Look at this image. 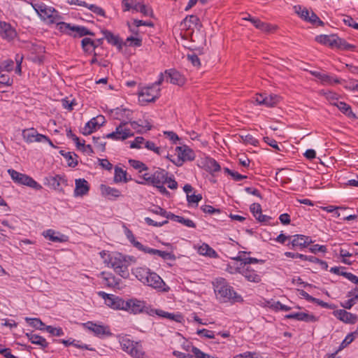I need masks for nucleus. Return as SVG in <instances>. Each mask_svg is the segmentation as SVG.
<instances>
[{
    "label": "nucleus",
    "instance_id": "6e6d98bb",
    "mask_svg": "<svg viewBox=\"0 0 358 358\" xmlns=\"http://www.w3.org/2000/svg\"><path fill=\"white\" fill-rule=\"evenodd\" d=\"M144 148L148 150L153 151L156 155H160L161 148L158 147L154 142L150 141H145L144 144Z\"/></svg>",
    "mask_w": 358,
    "mask_h": 358
},
{
    "label": "nucleus",
    "instance_id": "052dcab7",
    "mask_svg": "<svg viewBox=\"0 0 358 358\" xmlns=\"http://www.w3.org/2000/svg\"><path fill=\"white\" fill-rule=\"evenodd\" d=\"M306 22H308L313 24H317L322 26L324 22L317 17V15L313 12L310 11L309 17Z\"/></svg>",
    "mask_w": 358,
    "mask_h": 358
},
{
    "label": "nucleus",
    "instance_id": "13d9d810",
    "mask_svg": "<svg viewBox=\"0 0 358 358\" xmlns=\"http://www.w3.org/2000/svg\"><path fill=\"white\" fill-rule=\"evenodd\" d=\"M183 21L185 24L190 27L192 24L196 26L199 22V19L196 15H190L186 16Z\"/></svg>",
    "mask_w": 358,
    "mask_h": 358
},
{
    "label": "nucleus",
    "instance_id": "f3484780",
    "mask_svg": "<svg viewBox=\"0 0 358 358\" xmlns=\"http://www.w3.org/2000/svg\"><path fill=\"white\" fill-rule=\"evenodd\" d=\"M16 29L8 22L0 21V36L3 40L12 41L17 37Z\"/></svg>",
    "mask_w": 358,
    "mask_h": 358
},
{
    "label": "nucleus",
    "instance_id": "8fccbe9b",
    "mask_svg": "<svg viewBox=\"0 0 358 358\" xmlns=\"http://www.w3.org/2000/svg\"><path fill=\"white\" fill-rule=\"evenodd\" d=\"M145 142V140L143 137L137 136L134 139V141H130V148L136 149L144 148Z\"/></svg>",
    "mask_w": 358,
    "mask_h": 358
},
{
    "label": "nucleus",
    "instance_id": "7c9ffc66",
    "mask_svg": "<svg viewBox=\"0 0 358 358\" xmlns=\"http://www.w3.org/2000/svg\"><path fill=\"white\" fill-rule=\"evenodd\" d=\"M81 47L83 52L86 55H90L94 53L96 48L98 47V44L93 39L85 37L81 41Z\"/></svg>",
    "mask_w": 358,
    "mask_h": 358
},
{
    "label": "nucleus",
    "instance_id": "680f3d73",
    "mask_svg": "<svg viewBox=\"0 0 358 358\" xmlns=\"http://www.w3.org/2000/svg\"><path fill=\"white\" fill-rule=\"evenodd\" d=\"M148 211L162 217L166 215V210L159 206H153L152 208H149Z\"/></svg>",
    "mask_w": 358,
    "mask_h": 358
},
{
    "label": "nucleus",
    "instance_id": "a211bd4d",
    "mask_svg": "<svg viewBox=\"0 0 358 358\" xmlns=\"http://www.w3.org/2000/svg\"><path fill=\"white\" fill-rule=\"evenodd\" d=\"M312 243L313 241L310 236L302 234L291 236L290 244L292 245V248L294 250H302L307 248Z\"/></svg>",
    "mask_w": 358,
    "mask_h": 358
},
{
    "label": "nucleus",
    "instance_id": "39448f33",
    "mask_svg": "<svg viewBox=\"0 0 358 358\" xmlns=\"http://www.w3.org/2000/svg\"><path fill=\"white\" fill-rule=\"evenodd\" d=\"M129 260H134L133 257H127L120 252L113 254L109 266L115 271L118 275L123 278H128L129 276V272L128 267L129 266Z\"/></svg>",
    "mask_w": 358,
    "mask_h": 358
},
{
    "label": "nucleus",
    "instance_id": "4468645a",
    "mask_svg": "<svg viewBox=\"0 0 358 358\" xmlns=\"http://www.w3.org/2000/svg\"><path fill=\"white\" fill-rule=\"evenodd\" d=\"M147 280L148 282H144V285H147L158 291L168 292L169 290V287L166 286L162 278L154 271H150Z\"/></svg>",
    "mask_w": 358,
    "mask_h": 358
},
{
    "label": "nucleus",
    "instance_id": "c9c22d12",
    "mask_svg": "<svg viewBox=\"0 0 358 358\" xmlns=\"http://www.w3.org/2000/svg\"><path fill=\"white\" fill-rule=\"evenodd\" d=\"M179 145L175 149L176 155L177 157H191L193 153L192 149L188 145L182 144L180 142Z\"/></svg>",
    "mask_w": 358,
    "mask_h": 358
},
{
    "label": "nucleus",
    "instance_id": "393cba45",
    "mask_svg": "<svg viewBox=\"0 0 358 358\" xmlns=\"http://www.w3.org/2000/svg\"><path fill=\"white\" fill-rule=\"evenodd\" d=\"M286 319H293L298 321H303L306 322H316L318 321V317L313 314H308L303 312H298L287 314L285 316Z\"/></svg>",
    "mask_w": 358,
    "mask_h": 358
},
{
    "label": "nucleus",
    "instance_id": "b1692460",
    "mask_svg": "<svg viewBox=\"0 0 358 358\" xmlns=\"http://www.w3.org/2000/svg\"><path fill=\"white\" fill-rule=\"evenodd\" d=\"M166 80L173 85H182L185 83L184 76L175 69L165 71Z\"/></svg>",
    "mask_w": 358,
    "mask_h": 358
},
{
    "label": "nucleus",
    "instance_id": "f257e3e1",
    "mask_svg": "<svg viewBox=\"0 0 358 358\" xmlns=\"http://www.w3.org/2000/svg\"><path fill=\"white\" fill-rule=\"evenodd\" d=\"M152 124L148 120L122 121L115 128V130L106 135V138L113 141H124L134 136L132 129L138 133H143L150 130Z\"/></svg>",
    "mask_w": 358,
    "mask_h": 358
},
{
    "label": "nucleus",
    "instance_id": "e433bc0d",
    "mask_svg": "<svg viewBox=\"0 0 358 358\" xmlns=\"http://www.w3.org/2000/svg\"><path fill=\"white\" fill-rule=\"evenodd\" d=\"M336 42V44L335 45V47L342 50L355 51L356 49V46L355 45L348 43L343 38L337 37Z\"/></svg>",
    "mask_w": 358,
    "mask_h": 358
},
{
    "label": "nucleus",
    "instance_id": "c85d7f7f",
    "mask_svg": "<svg viewBox=\"0 0 358 358\" xmlns=\"http://www.w3.org/2000/svg\"><path fill=\"white\" fill-rule=\"evenodd\" d=\"M164 217L167 218V220H165L162 222H155L153 220H152L151 218L150 217H145V222H146V224L149 226H153V227H162L164 224H166L169 221L168 220H173V221H176V222H178V220H179V215H176L171 212H167L166 211V215L164 216Z\"/></svg>",
    "mask_w": 358,
    "mask_h": 358
},
{
    "label": "nucleus",
    "instance_id": "aec40b11",
    "mask_svg": "<svg viewBox=\"0 0 358 358\" xmlns=\"http://www.w3.org/2000/svg\"><path fill=\"white\" fill-rule=\"evenodd\" d=\"M310 74L318 79L323 85H332L341 83V80L337 76H332L317 71H310Z\"/></svg>",
    "mask_w": 358,
    "mask_h": 358
},
{
    "label": "nucleus",
    "instance_id": "ea45409f",
    "mask_svg": "<svg viewBox=\"0 0 358 358\" xmlns=\"http://www.w3.org/2000/svg\"><path fill=\"white\" fill-rule=\"evenodd\" d=\"M335 106H336L343 114L348 117L355 116L350 106L345 102L337 101Z\"/></svg>",
    "mask_w": 358,
    "mask_h": 358
},
{
    "label": "nucleus",
    "instance_id": "4be33fe9",
    "mask_svg": "<svg viewBox=\"0 0 358 358\" xmlns=\"http://www.w3.org/2000/svg\"><path fill=\"white\" fill-rule=\"evenodd\" d=\"M99 277L103 279V282L106 287L109 288H120L121 280L110 272L102 271L99 274Z\"/></svg>",
    "mask_w": 358,
    "mask_h": 358
},
{
    "label": "nucleus",
    "instance_id": "6ab92c4d",
    "mask_svg": "<svg viewBox=\"0 0 358 358\" xmlns=\"http://www.w3.org/2000/svg\"><path fill=\"white\" fill-rule=\"evenodd\" d=\"M241 275L250 282L259 283L262 281V273L252 266H243Z\"/></svg>",
    "mask_w": 358,
    "mask_h": 358
},
{
    "label": "nucleus",
    "instance_id": "2f4dec72",
    "mask_svg": "<svg viewBox=\"0 0 358 358\" xmlns=\"http://www.w3.org/2000/svg\"><path fill=\"white\" fill-rule=\"evenodd\" d=\"M43 236L52 242L63 243L66 241V237L61 234L59 232H56L53 229H48L43 232Z\"/></svg>",
    "mask_w": 358,
    "mask_h": 358
},
{
    "label": "nucleus",
    "instance_id": "3c124183",
    "mask_svg": "<svg viewBox=\"0 0 358 358\" xmlns=\"http://www.w3.org/2000/svg\"><path fill=\"white\" fill-rule=\"evenodd\" d=\"M136 248L140 251H142L145 253L151 254V255H159V252H160L159 250L150 248L144 246L141 243H136Z\"/></svg>",
    "mask_w": 358,
    "mask_h": 358
},
{
    "label": "nucleus",
    "instance_id": "f704fd0d",
    "mask_svg": "<svg viewBox=\"0 0 358 358\" xmlns=\"http://www.w3.org/2000/svg\"><path fill=\"white\" fill-rule=\"evenodd\" d=\"M198 252L203 256L210 258H218L217 252L207 243H202L198 248Z\"/></svg>",
    "mask_w": 358,
    "mask_h": 358
},
{
    "label": "nucleus",
    "instance_id": "5701e85b",
    "mask_svg": "<svg viewBox=\"0 0 358 358\" xmlns=\"http://www.w3.org/2000/svg\"><path fill=\"white\" fill-rule=\"evenodd\" d=\"M333 314L337 319L347 324H355L358 319L356 315L344 309L334 310Z\"/></svg>",
    "mask_w": 358,
    "mask_h": 358
},
{
    "label": "nucleus",
    "instance_id": "774afa93",
    "mask_svg": "<svg viewBox=\"0 0 358 358\" xmlns=\"http://www.w3.org/2000/svg\"><path fill=\"white\" fill-rule=\"evenodd\" d=\"M345 88L349 91L358 92V80H352L345 86Z\"/></svg>",
    "mask_w": 358,
    "mask_h": 358
},
{
    "label": "nucleus",
    "instance_id": "20e7f679",
    "mask_svg": "<svg viewBox=\"0 0 358 358\" xmlns=\"http://www.w3.org/2000/svg\"><path fill=\"white\" fill-rule=\"evenodd\" d=\"M118 341L122 350L133 358H146L141 341H134L129 336H119Z\"/></svg>",
    "mask_w": 358,
    "mask_h": 358
},
{
    "label": "nucleus",
    "instance_id": "e2e57ef3",
    "mask_svg": "<svg viewBox=\"0 0 358 358\" xmlns=\"http://www.w3.org/2000/svg\"><path fill=\"white\" fill-rule=\"evenodd\" d=\"M121 196H122V194L119 189L114 188V187H111L108 193L106 198L110 200H113V199L119 198Z\"/></svg>",
    "mask_w": 358,
    "mask_h": 358
},
{
    "label": "nucleus",
    "instance_id": "cd10ccee",
    "mask_svg": "<svg viewBox=\"0 0 358 358\" xmlns=\"http://www.w3.org/2000/svg\"><path fill=\"white\" fill-rule=\"evenodd\" d=\"M101 33L109 44L116 46L118 49H122L123 42L118 35H115L108 29H103Z\"/></svg>",
    "mask_w": 358,
    "mask_h": 358
},
{
    "label": "nucleus",
    "instance_id": "bb28decb",
    "mask_svg": "<svg viewBox=\"0 0 358 358\" xmlns=\"http://www.w3.org/2000/svg\"><path fill=\"white\" fill-rule=\"evenodd\" d=\"M145 308V303L143 301L137 299H130L125 301L124 310L130 311L134 314H138L142 313Z\"/></svg>",
    "mask_w": 358,
    "mask_h": 358
},
{
    "label": "nucleus",
    "instance_id": "473e14b6",
    "mask_svg": "<svg viewBox=\"0 0 358 358\" xmlns=\"http://www.w3.org/2000/svg\"><path fill=\"white\" fill-rule=\"evenodd\" d=\"M337 37L335 35L320 34L315 37V41L322 45L335 47Z\"/></svg>",
    "mask_w": 358,
    "mask_h": 358
},
{
    "label": "nucleus",
    "instance_id": "0eeeda50",
    "mask_svg": "<svg viewBox=\"0 0 358 358\" xmlns=\"http://www.w3.org/2000/svg\"><path fill=\"white\" fill-rule=\"evenodd\" d=\"M57 29L62 34L73 38L94 36V32L84 26L72 24L65 22L57 23Z\"/></svg>",
    "mask_w": 358,
    "mask_h": 358
},
{
    "label": "nucleus",
    "instance_id": "0e129e2a",
    "mask_svg": "<svg viewBox=\"0 0 358 358\" xmlns=\"http://www.w3.org/2000/svg\"><path fill=\"white\" fill-rule=\"evenodd\" d=\"M201 209L203 213H208V214H213V213H221L220 209L215 208L214 207H213L210 205H203L201 207Z\"/></svg>",
    "mask_w": 358,
    "mask_h": 358
},
{
    "label": "nucleus",
    "instance_id": "6e6552de",
    "mask_svg": "<svg viewBox=\"0 0 358 358\" xmlns=\"http://www.w3.org/2000/svg\"><path fill=\"white\" fill-rule=\"evenodd\" d=\"M160 96V88L157 85H150L142 87L138 92V102L141 106H145L154 102Z\"/></svg>",
    "mask_w": 358,
    "mask_h": 358
},
{
    "label": "nucleus",
    "instance_id": "a878e982",
    "mask_svg": "<svg viewBox=\"0 0 358 358\" xmlns=\"http://www.w3.org/2000/svg\"><path fill=\"white\" fill-rule=\"evenodd\" d=\"M74 195L76 196H83L88 194L90 191V184L84 178H78L75 180Z\"/></svg>",
    "mask_w": 358,
    "mask_h": 358
},
{
    "label": "nucleus",
    "instance_id": "de8ad7c7",
    "mask_svg": "<svg viewBox=\"0 0 358 358\" xmlns=\"http://www.w3.org/2000/svg\"><path fill=\"white\" fill-rule=\"evenodd\" d=\"M124 45L138 48L142 45V39L139 37L129 36L127 38Z\"/></svg>",
    "mask_w": 358,
    "mask_h": 358
},
{
    "label": "nucleus",
    "instance_id": "bf43d9fd",
    "mask_svg": "<svg viewBox=\"0 0 358 358\" xmlns=\"http://www.w3.org/2000/svg\"><path fill=\"white\" fill-rule=\"evenodd\" d=\"M355 339V334L354 333H350L346 336L345 339L342 341L341 343L338 351L342 350L343 348H346L350 343H351L353 340Z\"/></svg>",
    "mask_w": 358,
    "mask_h": 358
},
{
    "label": "nucleus",
    "instance_id": "864d4df0",
    "mask_svg": "<svg viewBox=\"0 0 358 358\" xmlns=\"http://www.w3.org/2000/svg\"><path fill=\"white\" fill-rule=\"evenodd\" d=\"M224 171L231 176L235 181H241L243 179L247 178L246 176L241 175L236 171L229 169V168H224Z\"/></svg>",
    "mask_w": 358,
    "mask_h": 358
},
{
    "label": "nucleus",
    "instance_id": "72a5a7b5",
    "mask_svg": "<svg viewBox=\"0 0 358 358\" xmlns=\"http://www.w3.org/2000/svg\"><path fill=\"white\" fill-rule=\"evenodd\" d=\"M151 270L147 267H137L132 270L133 274L142 283L148 282L147 278Z\"/></svg>",
    "mask_w": 358,
    "mask_h": 358
},
{
    "label": "nucleus",
    "instance_id": "603ef678",
    "mask_svg": "<svg viewBox=\"0 0 358 358\" xmlns=\"http://www.w3.org/2000/svg\"><path fill=\"white\" fill-rule=\"evenodd\" d=\"M241 138L242 141L245 144H250L256 146L259 143L258 140L250 134L241 135Z\"/></svg>",
    "mask_w": 358,
    "mask_h": 358
},
{
    "label": "nucleus",
    "instance_id": "49530a36",
    "mask_svg": "<svg viewBox=\"0 0 358 358\" xmlns=\"http://www.w3.org/2000/svg\"><path fill=\"white\" fill-rule=\"evenodd\" d=\"M132 10L136 12H141L145 16H148L151 14L152 10L143 3H135L132 8Z\"/></svg>",
    "mask_w": 358,
    "mask_h": 358
},
{
    "label": "nucleus",
    "instance_id": "338daca9",
    "mask_svg": "<svg viewBox=\"0 0 358 358\" xmlns=\"http://www.w3.org/2000/svg\"><path fill=\"white\" fill-rule=\"evenodd\" d=\"M99 255L101 258L103 260V263L107 266H109L110 261L109 259L111 258V256H113V254H110L108 251L106 250H102L99 252Z\"/></svg>",
    "mask_w": 358,
    "mask_h": 358
},
{
    "label": "nucleus",
    "instance_id": "1a4fd4ad",
    "mask_svg": "<svg viewBox=\"0 0 358 358\" xmlns=\"http://www.w3.org/2000/svg\"><path fill=\"white\" fill-rule=\"evenodd\" d=\"M22 138L28 143H48L51 147L56 148L57 147L53 144L52 141L48 136L39 134L37 130L33 127L24 129L22 133Z\"/></svg>",
    "mask_w": 358,
    "mask_h": 358
},
{
    "label": "nucleus",
    "instance_id": "58836bf2",
    "mask_svg": "<svg viewBox=\"0 0 358 358\" xmlns=\"http://www.w3.org/2000/svg\"><path fill=\"white\" fill-rule=\"evenodd\" d=\"M252 24L255 28L264 32H269L272 29L271 24L262 22V20L257 17H255V20H252Z\"/></svg>",
    "mask_w": 358,
    "mask_h": 358
},
{
    "label": "nucleus",
    "instance_id": "f8f14e48",
    "mask_svg": "<svg viewBox=\"0 0 358 358\" xmlns=\"http://www.w3.org/2000/svg\"><path fill=\"white\" fill-rule=\"evenodd\" d=\"M255 102L257 105L264 106L268 108L275 106L278 104L282 98L280 96L275 94H257L254 97Z\"/></svg>",
    "mask_w": 358,
    "mask_h": 358
},
{
    "label": "nucleus",
    "instance_id": "09e8293b",
    "mask_svg": "<svg viewBox=\"0 0 358 358\" xmlns=\"http://www.w3.org/2000/svg\"><path fill=\"white\" fill-rule=\"evenodd\" d=\"M66 132L68 138L71 139L76 143L78 148L84 146V141L81 142L80 138L72 131L71 128L66 129Z\"/></svg>",
    "mask_w": 358,
    "mask_h": 358
},
{
    "label": "nucleus",
    "instance_id": "7ed1b4c3",
    "mask_svg": "<svg viewBox=\"0 0 358 358\" xmlns=\"http://www.w3.org/2000/svg\"><path fill=\"white\" fill-rule=\"evenodd\" d=\"M166 175L168 172L164 169H158L152 174L144 173L142 176V180L136 182L141 185L148 184L157 188L160 193L162 194H169V192L167 191L164 185L166 181Z\"/></svg>",
    "mask_w": 358,
    "mask_h": 358
},
{
    "label": "nucleus",
    "instance_id": "423d86ee",
    "mask_svg": "<svg viewBox=\"0 0 358 358\" xmlns=\"http://www.w3.org/2000/svg\"><path fill=\"white\" fill-rule=\"evenodd\" d=\"M34 10L43 21L49 24H56L57 26V23L62 22L59 21L61 19L59 13L55 8L47 6L43 2L35 4Z\"/></svg>",
    "mask_w": 358,
    "mask_h": 358
},
{
    "label": "nucleus",
    "instance_id": "9b49d317",
    "mask_svg": "<svg viewBox=\"0 0 358 358\" xmlns=\"http://www.w3.org/2000/svg\"><path fill=\"white\" fill-rule=\"evenodd\" d=\"M44 185L50 189L64 193V187L68 185V180L65 176H49L44 178Z\"/></svg>",
    "mask_w": 358,
    "mask_h": 358
},
{
    "label": "nucleus",
    "instance_id": "79ce46f5",
    "mask_svg": "<svg viewBox=\"0 0 358 358\" xmlns=\"http://www.w3.org/2000/svg\"><path fill=\"white\" fill-rule=\"evenodd\" d=\"M163 136L173 145H177L180 142V138L173 131H163Z\"/></svg>",
    "mask_w": 358,
    "mask_h": 358
},
{
    "label": "nucleus",
    "instance_id": "9d476101",
    "mask_svg": "<svg viewBox=\"0 0 358 358\" xmlns=\"http://www.w3.org/2000/svg\"><path fill=\"white\" fill-rule=\"evenodd\" d=\"M8 173L12 180L18 185H26L36 190H41L43 188L39 183L26 174L21 173L11 169L8 170Z\"/></svg>",
    "mask_w": 358,
    "mask_h": 358
},
{
    "label": "nucleus",
    "instance_id": "4c0bfd02",
    "mask_svg": "<svg viewBox=\"0 0 358 358\" xmlns=\"http://www.w3.org/2000/svg\"><path fill=\"white\" fill-rule=\"evenodd\" d=\"M131 178H128L127 177V172L124 171L122 169L119 167H115V176L114 180L117 182H127L129 180H131Z\"/></svg>",
    "mask_w": 358,
    "mask_h": 358
},
{
    "label": "nucleus",
    "instance_id": "a19ab883",
    "mask_svg": "<svg viewBox=\"0 0 358 358\" xmlns=\"http://www.w3.org/2000/svg\"><path fill=\"white\" fill-rule=\"evenodd\" d=\"M26 322L31 327H34L38 330H44L45 327V324L41 321L40 318L34 317H26Z\"/></svg>",
    "mask_w": 358,
    "mask_h": 358
},
{
    "label": "nucleus",
    "instance_id": "ddd939ff",
    "mask_svg": "<svg viewBox=\"0 0 358 358\" xmlns=\"http://www.w3.org/2000/svg\"><path fill=\"white\" fill-rule=\"evenodd\" d=\"M98 295L105 300L106 304L115 310H124L125 301L120 297L104 292H99Z\"/></svg>",
    "mask_w": 358,
    "mask_h": 358
},
{
    "label": "nucleus",
    "instance_id": "412c9836",
    "mask_svg": "<svg viewBox=\"0 0 358 358\" xmlns=\"http://www.w3.org/2000/svg\"><path fill=\"white\" fill-rule=\"evenodd\" d=\"M198 166L212 175L221 169L220 165L213 158H201Z\"/></svg>",
    "mask_w": 358,
    "mask_h": 358
},
{
    "label": "nucleus",
    "instance_id": "a18cd8bd",
    "mask_svg": "<svg viewBox=\"0 0 358 358\" xmlns=\"http://www.w3.org/2000/svg\"><path fill=\"white\" fill-rule=\"evenodd\" d=\"M129 164L131 167L137 170L139 173H141L143 171H146L148 169V166L144 163L136 159H129Z\"/></svg>",
    "mask_w": 358,
    "mask_h": 358
},
{
    "label": "nucleus",
    "instance_id": "69168bd1",
    "mask_svg": "<svg viewBox=\"0 0 358 358\" xmlns=\"http://www.w3.org/2000/svg\"><path fill=\"white\" fill-rule=\"evenodd\" d=\"M163 317L168 318L177 322H181L183 320V317L181 314H173L170 313H164V315H163Z\"/></svg>",
    "mask_w": 358,
    "mask_h": 358
},
{
    "label": "nucleus",
    "instance_id": "37998d69",
    "mask_svg": "<svg viewBox=\"0 0 358 358\" xmlns=\"http://www.w3.org/2000/svg\"><path fill=\"white\" fill-rule=\"evenodd\" d=\"M295 13L304 21H307L310 11H309L307 8H303L300 5H295L293 7Z\"/></svg>",
    "mask_w": 358,
    "mask_h": 358
},
{
    "label": "nucleus",
    "instance_id": "dca6fc26",
    "mask_svg": "<svg viewBox=\"0 0 358 358\" xmlns=\"http://www.w3.org/2000/svg\"><path fill=\"white\" fill-rule=\"evenodd\" d=\"M84 327L93 332L94 334L99 338L110 336L112 333L108 326L97 324L92 322H87L84 324Z\"/></svg>",
    "mask_w": 358,
    "mask_h": 358
},
{
    "label": "nucleus",
    "instance_id": "4d7b16f0",
    "mask_svg": "<svg viewBox=\"0 0 358 358\" xmlns=\"http://www.w3.org/2000/svg\"><path fill=\"white\" fill-rule=\"evenodd\" d=\"M52 336H61L64 334L63 329L61 327H53L52 326H45V329Z\"/></svg>",
    "mask_w": 358,
    "mask_h": 358
},
{
    "label": "nucleus",
    "instance_id": "c03bdc74",
    "mask_svg": "<svg viewBox=\"0 0 358 358\" xmlns=\"http://www.w3.org/2000/svg\"><path fill=\"white\" fill-rule=\"evenodd\" d=\"M86 8L87 9H89L90 10H91L94 14H95L97 16H100V17H102L104 18L107 17V15H106V11L104 10V9L96 4L87 3Z\"/></svg>",
    "mask_w": 358,
    "mask_h": 358
},
{
    "label": "nucleus",
    "instance_id": "f03ea898",
    "mask_svg": "<svg viewBox=\"0 0 358 358\" xmlns=\"http://www.w3.org/2000/svg\"><path fill=\"white\" fill-rule=\"evenodd\" d=\"M213 285L215 294L220 301L231 303L243 301V297L234 290L233 287L229 285L226 279L216 278Z\"/></svg>",
    "mask_w": 358,
    "mask_h": 358
},
{
    "label": "nucleus",
    "instance_id": "5fc2aeb1",
    "mask_svg": "<svg viewBox=\"0 0 358 358\" xmlns=\"http://www.w3.org/2000/svg\"><path fill=\"white\" fill-rule=\"evenodd\" d=\"M324 95L331 105L335 106L336 102L338 101V95L334 92L328 91L324 92Z\"/></svg>",
    "mask_w": 358,
    "mask_h": 358
},
{
    "label": "nucleus",
    "instance_id": "2eb2a0df",
    "mask_svg": "<svg viewBox=\"0 0 358 358\" xmlns=\"http://www.w3.org/2000/svg\"><path fill=\"white\" fill-rule=\"evenodd\" d=\"M105 117L103 115H98L92 117L82 128V134L83 135H90L96 131L101 126L104 124Z\"/></svg>",
    "mask_w": 358,
    "mask_h": 358
},
{
    "label": "nucleus",
    "instance_id": "c756f323",
    "mask_svg": "<svg viewBox=\"0 0 358 358\" xmlns=\"http://www.w3.org/2000/svg\"><path fill=\"white\" fill-rule=\"evenodd\" d=\"M25 336L32 344L39 345L43 350L48 347L46 339L41 336L33 334V331L25 333Z\"/></svg>",
    "mask_w": 358,
    "mask_h": 358
}]
</instances>
